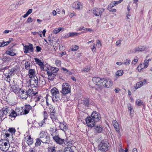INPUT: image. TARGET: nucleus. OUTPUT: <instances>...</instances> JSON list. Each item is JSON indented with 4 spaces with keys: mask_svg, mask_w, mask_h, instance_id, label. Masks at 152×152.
<instances>
[{
    "mask_svg": "<svg viewBox=\"0 0 152 152\" xmlns=\"http://www.w3.org/2000/svg\"><path fill=\"white\" fill-rule=\"evenodd\" d=\"M28 74L31 79L30 80V84L33 87L36 88L38 86V79L37 76L35 75V72L34 69H29Z\"/></svg>",
    "mask_w": 152,
    "mask_h": 152,
    "instance_id": "obj_1",
    "label": "nucleus"
},
{
    "mask_svg": "<svg viewBox=\"0 0 152 152\" xmlns=\"http://www.w3.org/2000/svg\"><path fill=\"white\" fill-rule=\"evenodd\" d=\"M50 92L52 96V98L53 102H55L59 101L60 99V97L58 89L56 87H55L51 89Z\"/></svg>",
    "mask_w": 152,
    "mask_h": 152,
    "instance_id": "obj_2",
    "label": "nucleus"
},
{
    "mask_svg": "<svg viewBox=\"0 0 152 152\" xmlns=\"http://www.w3.org/2000/svg\"><path fill=\"white\" fill-rule=\"evenodd\" d=\"M109 147L108 142L104 141H101L98 145V150L101 152H105L108 151Z\"/></svg>",
    "mask_w": 152,
    "mask_h": 152,
    "instance_id": "obj_3",
    "label": "nucleus"
},
{
    "mask_svg": "<svg viewBox=\"0 0 152 152\" xmlns=\"http://www.w3.org/2000/svg\"><path fill=\"white\" fill-rule=\"evenodd\" d=\"M31 90L29 89L27 91L25 90H23L22 88H20V95L21 98L23 99H26L27 98L29 97V95L30 94H31Z\"/></svg>",
    "mask_w": 152,
    "mask_h": 152,
    "instance_id": "obj_4",
    "label": "nucleus"
},
{
    "mask_svg": "<svg viewBox=\"0 0 152 152\" xmlns=\"http://www.w3.org/2000/svg\"><path fill=\"white\" fill-rule=\"evenodd\" d=\"M40 138L42 142L44 143H49L50 142V137L47 135V132L42 131L40 134Z\"/></svg>",
    "mask_w": 152,
    "mask_h": 152,
    "instance_id": "obj_5",
    "label": "nucleus"
},
{
    "mask_svg": "<svg viewBox=\"0 0 152 152\" xmlns=\"http://www.w3.org/2000/svg\"><path fill=\"white\" fill-rule=\"evenodd\" d=\"M62 93L64 94H66L70 92L71 87L67 83H64L62 86Z\"/></svg>",
    "mask_w": 152,
    "mask_h": 152,
    "instance_id": "obj_6",
    "label": "nucleus"
},
{
    "mask_svg": "<svg viewBox=\"0 0 152 152\" xmlns=\"http://www.w3.org/2000/svg\"><path fill=\"white\" fill-rule=\"evenodd\" d=\"M92 81L96 85L101 87L103 86L102 83L104 81V78L101 79L99 77H95L93 78Z\"/></svg>",
    "mask_w": 152,
    "mask_h": 152,
    "instance_id": "obj_7",
    "label": "nucleus"
},
{
    "mask_svg": "<svg viewBox=\"0 0 152 152\" xmlns=\"http://www.w3.org/2000/svg\"><path fill=\"white\" fill-rule=\"evenodd\" d=\"M86 122L88 126L90 127H93L95 124V122L92 120L91 117L88 116L85 119Z\"/></svg>",
    "mask_w": 152,
    "mask_h": 152,
    "instance_id": "obj_8",
    "label": "nucleus"
},
{
    "mask_svg": "<svg viewBox=\"0 0 152 152\" xmlns=\"http://www.w3.org/2000/svg\"><path fill=\"white\" fill-rule=\"evenodd\" d=\"M23 49L24 50V53H27L29 51L32 52L34 51L33 45L32 44L29 43V45H25L24 46Z\"/></svg>",
    "mask_w": 152,
    "mask_h": 152,
    "instance_id": "obj_9",
    "label": "nucleus"
},
{
    "mask_svg": "<svg viewBox=\"0 0 152 152\" xmlns=\"http://www.w3.org/2000/svg\"><path fill=\"white\" fill-rule=\"evenodd\" d=\"M104 11V9L102 8H94L93 10V12L96 16H101L103 12Z\"/></svg>",
    "mask_w": 152,
    "mask_h": 152,
    "instance_id": "obj_10",
    "label": "nucleus"
},
{
    "mask_svg": "<svg viewBox=\"0 0 152 152\" xmlns=\"http://www.w3.org/2000/svg\"><path fill=\"white\" fill-rule=\"evenodd\" d=\"M91 116L92 120L94 121L95 122H98L100 118V115L96 111L93 112L91 114Z\"/></svg>",
    "mask_w": 152,
    "mask_h": 152,
    "instance_id": "obj_11",
    "label": "nucleus"
},
{
    "mask_svg": "<svg viewBox=\"0 0 152 152\" xmlns=\"http://www.w3.org/2000/svg\"><path fill=\"white\" fill-rule=\"evenodd\" d=\"M53 139L59 145H61L63 143H64V140L60 138L58 135H56L55 136L53 137Z\"/></svg>",
    "mask_w": 152,
    "mask_h": 152,
    "instance_id": "obj_12",
    "label": "nucleus"
},
{
    "mask_svg": "<svg viewBox=\"0 0 152 152\" xmlns=\"http://www.w3.org/2000/svg\"><path fill=\"white\" fill-rule=\"evenodd\" d=\"M103 81V82L102 83L103 86H101L102 87L109 88L112 86V82L110 80H104V81Z\"/></svg>",
    "mask_w": 152,
    "mask_h": 152,
    "instance_id": "obj_13",
    "label": "nucleus"
},
{
    "mask_svg": "<svg viewBox=\"0 0 152 152\" xmlns=\"http://www.w3.org/2000/svg\"><path fill=\"white\" fill-rule=\"evenodd\" d=\"M94 132L96 133H99L103 132L104 131L103 127L101 125H97L94 127Z\"/></svg>",
    "mask_w": 152,
    "mask_h": 152,
    "instance_id": "obj_14",
    "label": "nucleus"
},
{
    "mask_svg": "<svg viewBox=\"0 0 152 152\" xmlns=\"http://www.w3.org/2000/svg\"><path fill=\"white\" fill-rule=\"evenodd\" d=\"M149 47L146 46H140L134 49V51L136 52H141L148 49Z\"/></svg>",
    "mask_w": 152,
    "mask_h": 152,
    "instance_id": "obj_15",
    "label": "nucleus"
},
{
    "mask_svg": "<svg viewBox=\"0 0 152 152\" xmlns=\"http://www.w3.org/2000/svg\"><path fill=\"white\" fill-rule=\"evenodd\" d=\"M37 92L35 93L33 91V89L31 90V94H29L28 97V98L30 99V101L31 102L34 101L36 97V96H37Z\"/></svg>",
    "mask_w": 152,
    "mask_h": 152,
    "instance_id": "obj_16",
    "label": "nucleus"
},
{
    "mask_svg": "<svg viewBox=\"0 0 152 152\" xmlns=\"http://www.w3.org/2000/svg\"><path fill=\"white\" fill-rule=\"evenodd\" d=\"M31 108V107L29 105H26L23 111V110L22 111V112H23V114L26 115L28 114L29 113L30 109Z\"/></svg>",
    "mask_w": 152,
    "mask_h": 152,
    "instance_id": "obj_17",
    "label": "nucleus"
},
{
    "mask_svg": "<svg viewBox=\"0 0 152 152\" xmlns=\"http://www.w3.org/2000/svg\"><path fill=\"white\" fill-rule=\"evenodd\" d=\"M80 103L88 107L89 103V99L88 98H84L83 99L80 100Z\"/></svg>",
    "mask_w": 152,
    "mask_h": 152,
    "instance_id": "obj_18",
    "label": "nucleus"
},
{
    "mask_svg": "<svg viewBox=\"0 0 152 152\" xmlns=\"http://www.w3.org/2000/svg\"><path fill=\"white\" fill-rule=\"evenodd\" d=\"M112 123L116 131L117 132H119V127L117 121L116 120H113V121Z\"/></svg>",
    "mask_w": 152,
    "mask_h": 152,
    "instance_id": "obj_19",
    "label": "nucleus"
},
{
    "mask_svg": "<svg viewBox=\"0 0 152 152\" xmlns=\"http://www.w3.org/2000/svg\"><path fill=\"white\" fill-rule=\"evenodd\" d=\"M81 6V4L79 2H74L72 4L73 7L77 9H80V7Z\"/></svg>",
    "mask_w": 152,
    "mask_h": 152,
    "instance_id": "obj_20",
    "label": "nucleus"
},
{
    "mask_svg": "<svg viewBox=\"0 0 152 152\" xmlns=\"http://www.w3.org/2000/svg\"><path fill=\"white\" fill-rule=\"evenodd\" d=\"M2 110L3 111V113H4V115H8L9 114H10V111L9 109V107H4L2 109Z\"/></svg>",
    "mask_w": 152,
    "mask_h": 152,
    "instance_id": "obj_21",
    "label": "nucleus"
},
{
    "mask_svg": "<svg viewBox=\"0 0 152 152\" xmlns=\"http://www.w3.org/2000/svg\"><path fill=\"white\" fill-rule=\"evenodd\" d=\"M13 50L10 49L7 50L6 52V53L7 55H9L10 56H13L16 55V54L14 52Z\"/></svg>",
    "mask_w": 152,
    "mask_h": 152,
    "instance_id": "obj_22",
    "label": "nucleus"
},
{
    "mask_svg": "<svg viewBox=\"0 0 152 152\" xmlns=\"http://www.w3.org/2000/svg\"><path fill=\"white\" fill-rule=\"evenodd\" d=\"M11 111H10V114L8 115V116L10 117L11 118H15L17 116V114L13 110H11Z\"/></svg>",
    "mask_w": 152,
    "mask_h": 152,
    "instance_id": "obj_23",
    "label": "nucleus"
},
{
    "mask_svg": "<svg viewBox=\"0 0 152 152\" xmlns=\"http://www.w3.org/2000/svg\"><path fill=\"white\" fill-rule=\"evenodd\" d=\"M60 127L62 130H64V129L66 130L68 129V126L67 124H65L63 123H60Z\"/></svg>",
    "mask_w": 152,
    "mask_h": 152,
    "instance_id": "obj_24",
    "label": "nucleus"
},
{
    "mask_svg": "<svg viewBox=\"0 0 152 152\" xmlns=\"http://www.w3.org/2000/svg\"><path fill=\"white\" fill-rule=\"evenodd\" d=\"M113 7V6L112 4H110L108 6L107 9L109 10L110 12H116V10L115 9H112V8Z\"/></svg>",
    "mask_w": 152,
    "mask_h": 152,
    "instance_id": "obj_25",
    "label": "nucleus"
},
{
    "mask_svg": "<svg viewBox=\"0 0 152 152\" xmlns=\"http://www.w3.org/2000/svg\"><path fill=\"white\" fill-rule=\"evenodd\" d=\"M48 78L49 80H53L54 78V73L50 72H48Z\"/></svg>",
    "mask_w": 152,
    "mask_h": 152,
    "instance_id": "obj_26",
    "label": "nucleus"
},
{
    "mask_svg": "<svg viewBox=\"0 0 152 152\" xmlns=\"http://www.w3.org/2000/svg\"><path fill=\"white\" fill-rule=\"evenodd\" d=\"M12 88L13 89V91L15 93H16L18 92H20V89L18 87L15 86H13Z\"/></svg>",
    "mask_w": 152,
    "mask_h": 152,
    "instance_id": "obj_27",
    "label": "nucleus"
},
{
    "mask_svg": "<svg viewBox=\"0 0 152 152\" xmlns=\"http://www.w3.org/2000/svg\"><path fill=\"white\" fill-rule=\"evenodd\" d=\"M34 59L35 61L36 64L39 66H41L42 65H44L43 62H42L41 61L39 60V59L37 58H34Z\"/></svg>",
    "mask_w": 152,
    "mask_h": 152,
    "instance_id": "obj_28",
    "label": "nucleus"
},
{
    "mask_svg": "<svg viewBox=\"0 0 152 152\" xmlns=\"http://www.w3.org/2000/svg\"><path fill=\"white\" fill-rule=\"evenodd\" d=\"M64 29L63 28H56L53 31V32L55 34H57L61 31H64Z\"/></svg>",
    "mask_w": 152,
    "mask_h": 152,
    "instance_id": "obj_29",
    "label": "nucleus"
},
{
    "mask_svg": "<svg viewBox=\"0 0 152 152\" xmlns=\"http://www.w3.org/2000/svg\"><path fill=\"white\" fill-rule=\"evenodd\" d=\"M91 69V67L90 66H88L81 70V71L83 73L87 72L90 70Z\"/></svg>",
    "mask_w": 152,
    "mask_h": 152,
    "instance_id": "obj_30",
    "label": "nucleus"
},
{
    "mask_svg": "<svg viewBox=\"0 0 152 152\" xmlns=\"http://www.w3.org/2000/svg\"><path fill=\"white\" fill-rule=\"evenodd\" d=\"M143 85V82L142 81H140L137 82L136 84V86H135L136 89H137L138 88L141 87Z\"/></svg>",
    "mask_w": 152,
    "mask_h": 152,
    "instance_id": "obj_31",
    "label": "nucleus"
},
{
    "mask_svg": "<svg viewBox=\"0 0 152 152\" xmlns=\"http://www.w3.org/2000/svg\"><path fill=\"white\" fill-rule=\"evenodd\" d=\"M48 152H56V148L55 146H50L48 147Z\"/></svg>",
    "mask_w": 152,
    "mask_h": 152,
    "instance_id": "obj_32",
    "label": "nucleus"
},
{
    "mask_svg": "<svg viewBox=\"0 0 152 152\" xmlns=\"http://www.w3.org/2000/svg\"><path fill=\"white\" fill-rule=\"evenodd\" d=\"M64 152H74L73 149L70 147H67L65 148Z\"/></svg>",
    "mask_w": 152,
    "mask_h": 152,
    "instance_id": "obj_33",
    "label": "nucleus"
},
{
    "mask_svg": "<svg viewBox=\"0 0 152 152\" xmlns=\"http://www.w3.org/2000/svg\"><path fill=\"white\" fill-rule=\"evenodd\" d=\"M50 117L52 121L54 122L56 121V117L54 112H52L50 114Z\"/></svg>",
    "mask_w": 152,
    "mask_h": 152,
    "instance_id": "obj_34",
    "label": "nucleus"
},
{
    "mask_svg": "<svg viewBox=\"0 0 152 152\" xmlns=\"http://www.w3.org/2000/svg\"><path fill=\"white\" fill-rule=\"evenodd\" d=\"M30 66V63L29 61H27L25 63V69L26 70L29 69Z\"/></svg>",
    "mask_w": 152,
    "mask_h": 152,
    "instance_id": "obj_35",
    "label": "nucleus"
},
{
    "mask_svg": "<svg viewBox=\"0 0 152 152\" xmlns=\"http://www.w3.org/2000/svg\"><path fill=\"white\" fill-rule=\"evenodd\" d=\"M136 104L138 106H140L141 105L143 106H144L145 104L143 102V101L140 99H138L136 101Z\"/></svg>",
    "mask_w": 152,
    "mask_h": 152,
    "instance_id": "obj_36",
    "label": "nucleus"
},
{
    "mask_svg": "<svg viewBox=\"0 0 152 152\" xmlns=\"http://www.w3.org/2000/svg\"><path fill=\"white\" fill-rule=\"evenodd\" d=\"M123 1V0H120L116 1H112L110 4H112L113 7L117 5L118 4L120 3Z\"/></svg>",
    "mask_w": 152,
    "mask_h": 152,
    "instance_id": "obj_37",
    "label": "nucleus"
},
{
    "mask_svg": "<svg viewBox=\"0 0 152 152\" xmlns=\"http://www.w3.org/2000/svg\"><path fill=\"white\" fill-rule=\"evenodd\" d=\"M42 142V140H40L39 138H37L36 140V141L35 143V145L36 146H40L41 145Z\"/></svg>",
    "mask_w": 152,
    "mask_h": 152,
    "instance_id": "obj_38",
    "label": "nucleus"
},
{
    "mask_svg": "<svg viewBox=\"0 0 152 152\" xmlns=\"http://www.w3.org/2000/svg\"><path fill=\"white\" fill-rule=\"evenodd\" d=\"M3 113V112L2 110H0V120L1 121H2L6 117H4V114Z\"/></svg>",
    "mask_w": 152,
    "mask_h": 152,
    "instance_id": "obj_39",
    "label": "nucleus"
},
{
    "mask_svg": "<svg viewBox=\"0 0 152 152\" xmlns=\"http://www.w3.org/2000/svg\"><path fill=\"white\" fill-rule=\"evenodd\" d=\"M124 73V72L123 70H120L117 72L116 73V75L118 76H121Z\"/></svg>",
    "mask_w": 152,
    "mask_h": 152,
    "instance_id": "obj_40",
    "label": "nucleus"
},
{
    "mask_svg": "<svg viewBox=\"0 0 152 152\" xmlns=\"http://www.w3.org/2000/svg\"><path fill=\"white\" fill-rule=\"evenodd\" d=\"M0 147L1 150L4 151H6L8 149L3 144L0 145Z\"/></svg>",
    "mask_w": 152,
    "mask_h": 152,
    "instance_id": "obj_41",
    "label": "nucleus"
},
{
    "mask_svg": "<svg viewBox=\"0 0 152 152\" xmlns=\"http://www.w3.org/2000/svg\"><path fill=\"white\" fill-rule=\"evenodd\" d=\"M69 36L70 37H73L74 36H77L79 35L80 33H77L76 32H70L69 33Z\"/></svg>",
    "mask_w": 152,
    "mask_h": 152,
    "instance_id": "obj_42",
    "label": "nucleus"
},
{
    "mask_svg": "<svg viewBox=\"0 0 152 152\" xmlns=\"http://www.w3.org/2000/svg\"><path fill=\"white\" fill-rule=\"evenodd\" d=\"M79 48V46L76 45H73L72 48H71V51H76Z\"/></svg>",
    "mask_w": 152,
    "mask_h": 152,
    "instance_id": "obj_43",
    "label": "nucleus"
},
{
    "mask_svg": "<svg viewBox=\"0 0 152 152\" xmlns=\"http://www.w3.org/2000/svg\"><path fill=\"white\" fill-rule=\"evenodd\" d=\"M18 65H16L14 67L12 68L11 69H12V72H14L15 73L18 70Z\"/></svg>",
    "mask_w": 152,
    "mask_h": 152,
    "instance_id": "obj_44",
    "label": "nucleus"
},
{
    "mask_svg": "<svg viewBox=\"0 0 152 152\" xmlns=\"http://www.w3.org/2000/svg\"><path fill=\"white\" fill-rule=\"evenodd\" d=\"M46 118H44L43 120L41 121L40 123H39V124L40 127H42L43 125L45 124V120Z\"/></svg>",
    "mask_w": 152,
    "mask_h": 152,
    "instance_id": "obj_45",
    "label": "nucleus"
},
{
    "mask_svg": "<svg viewBox=\"0 0 152 152\" xmlns=\"http://www.w3.org/2000/svg\"><path fill=\"white\" fill-rule=\"evenodd\" d=\"M64 144L67 146H70L72 144V141L70 140L68 141H64Z\"/></svg>",
    "mask_w": 152,
    "mask_h": 152,
    "instance_id": "obj_46",
    "label": "nucleus"
},
{
    "mask_svg": "<svg viewBox=\"0 0 152 152\" xmlns=\"http://www.w3.org/2000/svg\"><path fill=\"white\" fill-rule=\"evenodd\" d=\"M55 64L58 66H60L61 65V61L60 60H57L55 61Z\"/></svg>",
    "mask_w": 152,
    "mask_h": 152,
    "instance_id": "obj_47",
    "label": "nucleus"
},
{
    "mask_svg": "<svg viewBox=\"0 0 152 152\" xmlns=\"http://www.w3.org/2000/svg\"><path fill=\"white\" fill-rule=\"evenodd\" d=\"M8 131L10 132L12 134H15V129L14 128H9Z\"/></svg>",
    "mask_w": 152,
    "mask_h": 152,
    "instance_id": "obj_48",
    "label": "nucleus"
},
{
    "mask_svg": "<svg viewBox=\"0 0 152 152\" xmlns=\"http://www.w3.org/2000/svg\"><path fill=\"white\" fill-rule=\"evenodd\" d=\"M51 69L52 71H53V72L54 73H56L59 70V69L58 68L54 67H52Z\"/></svg>",
    "mask_w": 152,
    "mask_h": 152,
    "instance_id": "obj_49",
    "label": "nucleus"
},
{
    "mask_svg": "<svg viewBox=\"0 0 152 152\" xmlns=\"http://www.w3.org/2000/svg\"><path fill=\"white\" fill-rule=\"evenodd\" d=\"M2 144L7 148H9L10 145L9 142L8 143L7 142H3Z\"/></svg>",
    "mask_w": 152,
    "mask_h": 152,
    "instance_id": "obj_50",
    "label": "nucleus"
},
{
    "mask_svg": "<svg viewBox=\"0 0 152 152\" xmlns=\"http://www.w3.org/2000/svg\"><path fill=\"white\" fill-rule=\"evenodd\" d=\"M138 60V58L137 57H136L134 60L132 61V63L133 64H135L137 63Z\"/></svg>",
    "mask_w": 152,
    "mask_h": 152,
    "instance_id": "obj_51",
    "label": "nucleus"
},
{
    "mask_svg": "<svg viewBox=\"0 0 152 152\" xmlns=\"http://www.w3.org/2000/svg\"><path fill=\"white\" fill-rule=\"evenodd\" d=\"M84 31H83V33L86 32L87 31H92V30L90 28H85L84 29Z\"/></svg>",
    "mask_w": 152,
    "mask_h": 152,
    "instance_id": "obj_52",
    "label": "nucleus"
},
{
    "mask_svg": "<svg viewBox=\"0 0 152 152\" xmlns=\"http://www.w3.org/2000/svg\"><path fill=\"white\" fill-rule=\"evenodd\" d=\"M50 129V131L51 132V135L52 136H53L54 134V133H56V131H57V130L56 129H55V131L54 130L53 128H51Z\"/></svg>",
    "mask_w": 152,
    "mask_h": 152,
    "instance_id": "obj_53",
    "label": "nucleus"
},
{
    "mask_svg": "<svg viewBox=\"0 0 152 152\" xmlns=\"http://www.w3.org/2000/svg\"><path fill=\"white\" fill-rule=\"evenodd\" d=\"M130 63V60L128 59L125 61L124 64L126 65L129 64Z\"/></svg>",
    "mask_w": 152,
    "mask_h": 152,
    "instance_id": "obj_54",
    "label": "nucleus"
},
{
    "mask_svg": "<svg viewBox=\"0 0 152 152\" xmlns=\"http://www.w3.org/2000/svg\"><path fill=\"white\" fill-rule=\"evenodd\" d=\"M27 143L28 145H31L33 142V139H31L30 140H27Z\"/></svg>",
    "mask_w": 152,
    "mask_h": 152,
    "instance_id": "obj_55",
    "label": "nucleus"
},
{
    "mask_svg": "<svg viewBox=\"0 0 152 152\" xmlns=\"http://www.w3.org/2000/svg\"><path fill=\"white\" fill-rule=\"evenodd\" d=\"M148 62L147 61V60H145L144 63V67L147 68L148 66Z\"/></svg>",
    "mask_w": 152,
    "mask_h": 152,
    "instance_id": "obj_56",
    "label": "nucleus"
},
{
    "mask_svg": "<svg viewBox=\"0 0 152 152\" xmlns=\"http://www.w3.org/2000/svg\"><path fill=\"white\" fill-rule=\"evenodd\" d=\"M33 21V20H32V19L31 18L29 17L28 18L26 22L27 23H30L32 22Z\"/></svg>",
    "mask_w": 152,
    "mask_h": 152,
    "instance_id": "obj_57",
    "label": "nucleus"
},
{
    "mask_svg": "<svg viewBox=\"0 0 152 152\" xmlns=\"http://www.w3.org/2000/svg\"><path fill=\"white\" fill-rule=\"evenodd\" d=\"M61 69L64 71V73L66 74H67L69 71V70L67 69L64 67H61Z\"/></svg>",
    "mask_w": 152,
    "mask_h": 152,
    "instance_id": "obj_58",
    "label": "nucleus"
},
{
    "mask_svg": "<svg viewBox=\"0 0 152 152\" xmlns=\"http://www.w3.org/2000/svg\"><path fill=\"white\" fill-rule=\"evenodd\" d=\"M42 49L39 46H37L36 47V50L37 52H39Z\"/></svg>",
    "mask_w": 152,
    "mask_h": 152,
    "instance_id": "obj_59",
    "label": "nucleus"
},
{
    "mask_svg": "<svg viewBox=\"0 0 152 152\" xmlns=\"http://www.w3.org/2000/svg\"><path fill=\"white\" fill-rule=\"evenodd\" d=\"M10 41L9 40L7 42H5L4 41L3 42L4 43V46H5L8 45L9 44H10Z\"/></svg>",
    "mask_w": 152,
    "mask_h": 152,
    "instance_id": "obj_60",
    "label": "nucleus"
},
{
    "mask_svg": "<svg viewBox=\"0 0 152 152\" xmlns=\"http://www.w3.org/2000/svg\"><path fill=\"white\" fill-rule=\"evenodd\" d=\"M40 97L39 96L36 97L34 101L35 102H38L40 100Z\"/></svg>",
    "mask_w": 152,
    "mask_h": 152,
    "instance_id": "obj_61",
    "label": "nucleus"
},
{
    "mask_svg": "<svg viewBox=\"0 0 152 152\" xmlns=\"http://www.w3.org/2000/svg\"><path fill=\"white\" fill-rule=\"evenodd\" d=\"M9 68V66H7L4 67H2L0 69V71L2 70L5 69H8Z\"/></svg>",
    "mask_w": 152,
    "mask_h": 152,
    "instance_id": "obj_62",
    "label": "nucleus"
},
{
    "mask_svg": "<svg viewBox=\"0 0 152 152\" xmlns=\"http://www.w3.org/2000/svg\"><path fill=\"white\" fill-rule=\"evenodd\" d=\"M9 71H10V72H9L8 73L10 74V75L12 76V75L14 73V72H11V71H12V69H10L9 70Z\"/></svg>",
    "mask_w": 152,
    "mask_h": 152,
    "instance_id": "obj_63",
    "label": "nucleus"
},
{
    "mask_svg": "<svg viewBox=\"0 0 152 152\" xmlns=\"http://www.w3.org/2000/svg\"><path fill=\"white\" fill-rule=\"evenodd\" d=\"M121 41L120 40L117 41L116 43V44L117 46H118L121 43Z\"/></svg>",
    "mask_w": 152,
    "mask_h": 152,
    "instance_id": "obj_64",
    "label": "nucleus"
}]
</instances>
